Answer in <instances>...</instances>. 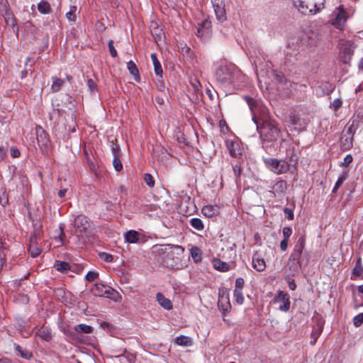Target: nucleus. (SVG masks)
<instances>
[{"label": "nucleus", "instance_id": "nucleus-1", "mask_svg": "<svg viewBox=\"0 0 363 363\" xmlns=\"http://www.w3.org/2000/svg\"><path fill=\"white\" fill-rule=\"evenodd\" d=\"M243 98L250 109L252 121L256 124L260 138L268 142L276 140L279 135L280 130L273 121L268 119L267 108L261 101L250 96H245Z\"/></svg>", "mask_w": 363, "mask_h": 363}, {"label": "nucleus", "instance_id": "nucleus-2", "mask_svg": "<svg viewBox=\"0 0 363 363\" xmlns=\"http://www.w3.org/2000/svg\"><path fill=\"white\" fill-rule=\"evenodd\" d=\"M184 252V248L177 245H156L152 247L155 262L161 266L171 269L179 267L180 256Z\"/></svg>", "mask_w": 363, "mask_h": 363}, {"label": "nucleus", "instance_id": "nucleus-3", "mask_svg": "<svg viewBox=\"0 0 363 363\" xmlns=\"http://www.w3.org/2000/svg\"><path fill=\"white\" fill-rule=\"evenodd\" d=\"M293 4L303 15H314L324 7V0H293Z\"/></svg>", "mask_w": 363, "mask_h": 363}, {"label": "nucleus", "instance_id": "nucleus-4", "mask_svg": "<svg viewBox=\"0 0 363 363\" xmlns=\"http://www.w3.org/2000/svg\"><path fill=\"white\" fill-rule=\"evenodd\" d=\"M267 167L277 174L286 173L289 169V164L284 160L268 158L264 160Z\"/></svg>", "mask_w": 363, "mask_h": 363}, {"label": "nucleus", "instance_id": "nucleus-5", "mask_svg": "<svg viewBox=\"0 0 363 363\" xmlns=\"http://www.w3.org/2000/svg\"><path fill=\"white\" fill-rule=\"evenodd\" d=\"M216 79L223 84H232L233 77L231 68L227 65H220L216 70Z\"/></svg>", "mask_w": 363, "mask_h": 363}, {"label": "nucleus", "instance_id": "nucleus-6", "mask_svg": "<svg viewBox=\"0 0 363 363\" xmlns=\"http://www.w3.org/2000/svg\"><path fill=\"white\" fill-rule=\"evenodd\" d=\"M91 291L94 296L106 298H111L112 295L116 293V291L111 287L100 283L95 284Z\"/></svg>", "mask_w": 363, "mask_h": 363}, {"label": "nucleus", "instance_id": "nucleus-7", "mask_svg": "<svg viewBox=\"0 0 363 363\" xmlns=\"http://www.w3.org/2000/svg\"><path fill=\"white\" fill-rule=\"evenodd\" d=\"M313 321L315 322V324L313 327V330L311 335V340L310 341V344L311 345H314L315 344L318 338L323 332L325 323L324 320L320 316L314 317Z\"/></svg>", "mask_w": 363, "mask_h": 363}, {"label": "nucleus", "instance_id": "nucleus-8", "mask_svg": "<svg viewBox=\"0 0 363 363\" xmlns=\"http://www.w3.org/2000/svg\"><path fill=\"white\" fill-rule=\"evenodd\" d=\"M35 135L37 143L40 148L42 150V151L47 150V147L50 142L48 134L41 126L37 125L35 127Z\"/></svg>", "mask_w": 363, "mask_h": 363}, {"label": "nucleus", "instance_id": "nucleus-9", "mask_svg": "<svg viewBox=\"0 0 363 363\" xmlns=\"http://www.w3.org/2000/svg\"><path fill=\"white\" fill-rule=\"evenodd\" d=\"M302 266V261H295L289 258L284 267L286 277H294L298 274L301 270Z\"/></svg>", "mask_w": 363, "mask_h": 363}, {"label": "nucleus", "instance_id": "nucleus-10", "mask_svg": "<svg viewBox=\"0 0 363 363\" xmlns=\"http://www.w3.org/2000/svg\"><path fill=\"white\" fill-rule=\"evenodd\" d=\"M305 245L306 238L304 236H301L295 243L293 251L289 258L295 261H301V258Z\"/></svg>", "mask_w": 363, "mask_h": 363}, {"label": "nucleus", "instance_id": "nucleus-11", "mask_svg": "<svg viewBox=\"0 0 363 363\" xmlns=\"http://www.w3.org/2000/svg\"><path fill=\"white\" fill-rule=\"evenodd\" d=\"M216 18L220 22L226 20V12L224 0H211Z\"/></svg>", "mask_w": 363, "mask_h": 363}, {"label": "nucleus", "instance_id": "nucleus-12", "mask_svg": "<svg viewBox=\"0 0 363 363\" xmlns=\"http://www.w3.org/2000/svg\"><path fill=\"white\" fill-rule=\"evenodd\" d=\"M274 303H279V309L282 311H288L290 308L289 296L287 293L279 291L274 297Z\"/></svg>", "mask_w": 363, "mask_h": 363}, {"label": "nucleus", "instance_id": "nucleus-13", "mask_svg": "<svg viewBox=\"0 0 363 363\" xmlns=\"http://www.w3.org/2000/svg\"><path fill=\"white\" fill-rule=\"evenodd\" d=\"M337 13L333 19V24L337 28L342 29L347 20L348 16L342 5H340L337 8Z\"/></svg>", "mask_w": 363, "mask_h": 363}, {"label": "nucleus", "instance_id": "nucleus-14", "mask_svg": "<svg viewBox=\"0 0 363 363\" xmlns=\"http://www.w3.org/2000/svg\"><path fill=\"white\" fill-rule=\"evenodd\" d=\"M74 227L79 233L85 231L89 227L88 218L83 215L77 216L74 219Z\"/></svg>", "mask_w": 363, "mask_h": 363}, {"label": "nucleus", "instance_id": "nucleus-15", "mask_svg": "<svg viewBox=\"0 0 363 363\" xmlns=\"http://www.w3.org/2000/svg\"><path fill=\"white\" fill-rule=\"evenodd\" d=\"M289 121L298 130H304L307 125V122L304 119L301 118L299 116H297L295 113L292 112L289 116Z\"/></svg>", "mask_w": 363, "mask_h": 363}, {"label": "nucleus", "instance_id": "nucleus-16", "mask_svg": "<svg viewBox=\"0 0 363 363\" xmlns=\"http://www.w3.org/2000/svg\"><path fill=\"white\" fill-rule=\"evenodd\" d=\"M354 136L342 133L340 138V147L342 150H350L353 146Z\"/></svg>", "mask_w": 363, "mask_h": 363}, {"label": "nucleus", "instance_id": "nucleus-17", "mask_svg": "<svg viewBox=\"0 0 363 363\" xmlns=\"http://www.w3.org/2000/svg\"><path fill=\"white\" fill-rule=\"evenodd\" d=\"M252 267L257 272H263L266 268L264 259L257 252L254 254L252 261Z\"/></svg>", "mask_w": 363, "mask_h": 363}, {"label": "nucleus", "instance_id": "nucleus-18", "mask_svg": "<svg viewBox=\"0 0 363 363\" xmlns=\"http://www.w3.org/2000/svg\"><path fill=\"white\" fill-rule=\"evenodd\" d=\"M218 306L220 309L223 310L224 313L227 312L229 308H230L229 298L228 296H225V292L223 290L222 291V292L220 290L219 291Z\"/></svg>", "mask_w": 363, "mask_h": 363}, {"label": "nucleus", "instance_id": "nucleus-19", "mask_svg": "<svg viewBox=\"0 0 363 363\" xmlns=\"http://www.w3.org/2000/svg\"><path fill=\"white\" fill-rule=\"evenodd\" d=\"M227 147L232 157H239L242 155L241 149L238 143L233 141L227 142Z\"/></svg>", "mask_w": 363, "mask_h": 363}, {"label": "nucleus", "instance_id": "nucleus-20", "mask_svg": "<svg viewBox=\"0 0 363 363\" xmlns=\"http://www.w3.org/2000/svg\"><path fill=\"white\" fill-rule=\"evenodd\" d=\"M1 15L4 18V21L8 26H11L13 30L16 27L17 28L16 19L11 9L3 12Z\"/></svg>", "mask_w": 363, "mask_h": 363}, {"label": "nucleus", "instance_id": "nucleus-21", "mask_svg": "<svg viewBox=\"0 0 363 363\" xmlns=\"http://www.w3.org/2000/svg\"><path fill=\"white\" fill-rule=\"evenodd\" d=\"M156 298L158 303L166 310H171L172 308V301L166 298L161 292L156 294Z\"/></svg>", "mask_w": 363, "mask_h": 363}, {"label": "nucleus", "instance_id": "nucleus-22", "mask_svg": "<svg viewBox=\"0 0 363 363\" xmlns=\"http://www.w3.org/2000/svg\"><path fill=\"white\" fill-rule=\"evenodd\" d=\"M363 274V265H362V259L361 257H358L355 266L352 269V274L351 277V279H356V278L360 277Z\"/></svg>", "mask_w": 363, "mask_h": 363}, {"label": "nucleus", "instance_id": "nucleus-23", "mask_svg": "<svg viewBox=\"0 0 363 363\" xmlns=\"http://www.w3.org/2000/svg\"><path fill=\"white\" fill-rule=\"evenodd\" d=\"M201 212L206 217L211 218L218 214L219 208L217 206L208 205L203 207Z\"/></svg>", "mask_w": 363, "mask_h": 363}, {"label": "nucleus", "instance_id": "nucleus-24", "mask_svg": "<svg viewBox=\"0 0 363 363\" xmlns=\"http://www.w3.org/2000/svg\"><path fill=\"white\" fill-rule=\"evenodd\" d=\"M150 57H151V59L153 62L154 70H155V74L159 77H162V74H163V70H162L161 64L157 57V55L155 53H152Z\"/></svg>", "mask_w": 363, "mask_h": 363}, {"label": "nucleus", "instance_id": "nucleus-25", "mask_svg": "<svg viewBox=\"0 0 363 363\" xmlns=\"http://www.w3.org/2000/svg\"><path fill=\"white\" fill-rule=\"evenodd\" d=\"M213 265L216 270L220 272H228L230 269L229 264L219 259H214L213 260Z\"/></svg>", "mask_w": 363, "mask_h": 363}, {"label": "nucleus", "instance_id": "nucleus-26", "mask_svg": "<svg viewBox=\"0 0 363 363\" xmlns=\"http://www.w3.org/2000/svg\"><path fill=\"white\" fill-rule=\"evenodd\" d=\"M139 233L133 230L128 231L125 234V240L129 243H136L139 240Z\"/></svg>", "mask_w": 363, "mask_h": 363}, {"label": "nucleus", "instance_id": "nucleus-27", "mask_svg": "<svg viewBox=\"0 0 363 363\" xmlns=\"http://www.w3.org/2000/svg\"><path fill=\"white\" fill-rule=\"evenodd\" d=\"M174 343L180 346L187 347L192 345V340L188 336L180 335L174 339Z\"/></svg>", "mask_w": 363, "mask_h": 363}, {"label": "nucleus", "instance_id": "nucleus-28", "mask_svg": "<svg viewBox=\"0 0 363 363\" xmlns=\"http://www.w3.org/2000/svg\"><path fill=\"white\" fill-rule=\"evenodd\" d=\"M286 157L289 158V161L294 164L297 162L298 159V154L296 152V147L294 145L290 147L286 150Z\"/></svg>", "mask_w": 363, "mask_h": 363}, {"label": "nucleus", "instance_id": "nucleus-29", "mask_svg": "<svg viewBox=\"0 0 363 363\" xmlns=\"http://www.w3.org/2000/svg\"><path fill=\"white\" fill-rule=\"evenodd\" d=\"M15 350L19 353L20 356L26 359H30L33 357V353L27 350L23 349L19 345L14 344Z\"/></svg>", "mask_w": 363, "mask_h": 363}, {"label": "nucleus", "instance_id": "nucleus-30", "mask_svg": "<svg viewBox=\"0 0 363 363\" xmlns=\"http://www.w3.org/2000/svg\"><path fill=\"white\" fill-rule=\"evenodd\" d=\"M35 239V238H31L30 239V245L28 246V251H29L31 257H38L40 254V252H41V249L40 247H38L35 244V242H34Z\"/></svg>", "mask_w": 363, "mask_h": 363}, {"label": "nucleus", "instance_id": "nucleus-31", "mask_svg": "<svg viewBox=\"0 0 363 363\" xmlns=\"http://www.w3.org/2000/svg\"><path fill=\"white\" fill-rule=\"evenodd\" d=\"M191 256L194 259V262L199 263L202 259L201 250L196 246H194L190 250Z\"/></svg>", "mask_w": 363, "mask_h": 363}, {"label": "nucleus", "instance_id": "nucleus-32", "mask_svg": "<svg viewBox=\"0 0 363 363\" xmlns=\"http://www.w3.org/2000/svg\"><path fill=\"white\" fill-rule=\"evenodd\" d=\"M120 353L116 354L114 357L116 358H125L126 362L128 363H134L135 360V356L133 354H126V349L121 350Z\"/></svg>", "mask_w": 363, "mask_h": 363}, {"label": "nucleus", "instance_id": "nucleus-33", "mask_svg": "<svg viewBox=\"0 0 363 363\" xmlns=\"http://www.w3.org/2000/svg\"><path fill=\"white\" fill-rule=\"evenodd\" d=\"M56 270L65 272L70 270V265L68 262L64 261L56 260L54 264Z\"/></svg>", "mask_w": 363, "mask_h": 363}, {"label": "nucleus", "instance_id": "nucleus-34", "mask_svg": "<svg viewBox=\"0 0 363 363\" xmlns=\"http://www.w3.org/2000/svg\"><path fill=\"white\" fill-rule=\"evenodd\" d=\"M52 84L51 86V89L52 92L59 91L65 83V81L63 79H61L57 77H52Z\"/></svg>", "mask_w": 363, "mask_h": 363}, {"label": "nucleus", "instance_id": "nucleus-35", "mask_svg": "<svg viewBox=\"0 0 363 363\" xmlns=\"http://www.w3.org/2000/svg\"><path fill=\"white\" fill-rule=\"evenodd\" d=\"M127 68L130 73L134 76L135 79L138 82L140 79V74L136 65L130 60L127 63Z\"/></svg>", "mask_w": 363, "mask_h": 363}, {"label": "nucleus", "instance_id": "nucleus-36", "mask_svg": "<svg viewBox=\"0 0 363 363\" xmlns=\"http://www.w3.org/2000/svg\"><path fill=\"white\" fill-rule=\"evenodd\" d=\"M38 9L43 14H48L52 11L50 4L45 1H41L38 4Z\"/></svg>", "mask_w": 363, "mask_h": 363}, {"label": "nucleus", "instance_id": "nucleus-37", "mask_svg": "<svg viewBox=\"0 0 363 363\" xmlns=\"http://www.w3.org/2000/svg\"><path fill=\"white\" fill-rule=\"evenodd\" d=\"M74 330L77 333H86V334L91 333L93 331L92 327L90 325H86V324L77 325L74 327Z\"/></svg>", "mask_w": 363, "mask_h": 363}, {"label": "nucleus", "instance_id": "nucleus-38", "mask_svg": "<svg viewBox=\"0 0 363 363\" xmlns=\"http://www.w3.org/2000/svg\"><path fill=\"white\" fill-rule=\"evenodd\" d=\"M287 189V184L284 180H280L276 182L273 186L274 191L277 193H284Z\"/></svg>", "mask_w": 363, "mask_h": 363}, {"label": "nucleus", "instance_id": "nucleus-39", "mask_svg": "<svg viewBox=\"0 0 363 363\" xmlns=\"http://www.w3.org/2000/svg\"><path fill=\"white\" fill-rule=\"evenodd\" d=\"M348 177V172L347 171H343L342 174L339 176L335 186L333 189V192H336L337 189L342 184L345 180L347 179Z\"/></svg>", "mask_w": 363, "mask_h": 363}, {"label": "nucleus", "instance_id": "nucleus-40", "mask_svg": "<svg viewBox=\"0 0 363 363\" xmlns=\"http://www.w3.org/2000/svg\"><path fill=\"white\" fill-rule=\"evenodd\" d=\"M191 225L197 230H202L204 228L202 220L198 218H193L190 220Z\"/></svg>", "mask_w": 363, "mask_h": 363}, {"label": "nucleus", "instance_id": "nucleus-41", "mask_svg": "<svg viewBox=\"0 0 363 363\" xmlns=\"http://www.w3.org/2000/svg\"><path fill=\"white\" fill-rule=\"evenodd\" d=\"M76 11H77V7L75 6H70L69 12H67L66 14V16L69 21H76V16L74 14Z\"/></svg>", "mask_w": 363, "mask_h": 363}, {"label": "nucleus", "instance_id": "nucleus-42", "mask_svg": "<svg viewBox=\"0 0 363 363\" xmlns=\"http://www.w3.org/2000/svg\"><path fill=\"white\" fill-rule=\"evenodd\" d=\"M151 33L152 35L156 36L155 40H157V39L160 40L162 36L164 35L162 30L159 28L157 26L151 28Z\"/></svg>", "mask_w": 363, "mask_h": 363}, {"label": "nucleus", "instance_id": "nucleus-43", "mask_svg": "<svg viewBox=\"0 0 363 363\" xmlns=\"http://www.w3.org/2000/svg\"><path fill=\"white\" fill-rule=\"evenodd\" d=\"M100 258L106 262L111 263L113 261V256L107 252H100Z\"/></svg>", "mask_w": 363, "mask_h": 363}, {"label": "nucleus", "instance_id": "nucleus-44", "mask_svg": "<svg viewBox=\"0 0 363 363\" xmlns=\"http://www.w3.org/2000/svg\"><path fill=\"white\" fill-rule=\"evenodd\" d=\"M233 294L235 297L236 302L238 304H242V303L244 301V297H243L242 291L238 290V289H235Z\"/></svg>", "mask_w": 363, "mask_h": 363}, {"label": "nucleus", "instance_id": "nucleus-45", "mask_svg": "<svg viewBox=\"0 0 363 363\" xmlns=\"http://www.w3.org/2000/svg\"><path fill=\"white\" fill-rule=\"evenodd\" d=\"M144 181L149 187H153L155 185V180L150 174H145Z\"/></svg>", "mask_w": 363, "mask_h": 363}, {"label": "nucleus", "instance_id": "nucleus-46", "mask_svg": "<svg viewBox=\"0 0 363 363\" xmlns=\"http://www.w3.org/2000/svg\"><path fill=\"white\" fill-rule=\"evenodd\" d=\"M363 323V312L359 313L353 318V324L356 327H359Z\"/></svg>", "mask_w": 363, "mask_h": 363}, {"label": "nucleus", "instance_id": "nucleus-47", "mask_svg": "<svg viewBox=\"0 0 363 363\" xmlns=\"http://www.w3.org/2000/svg\"><path fill=\"white\" fill-rule=\"evenodd\" d=\"M113 164L115 169L117 172H120L123 168V165L119 159V157H113Z\"/></svg>", "mask_w": 363, "mask_h": 363}, {"label": "nucleus", "instance_id": "nucleus-48", "mask_svg": "<svg viewBox=\"0 0 363 363\" xmlns=\"http://www.w3.org/2000/svg\"><path fill=\"white\" fill-rule=\"evenodd\" d=\"M111 148V152H112L113 157H119L120 156L119 145H118L116 143H113L112 141Z\"/></svg>", "mask_w": 363, "mask_h": 363}, {"label": "nucleus", "instance_id": "nucleus-49", "mask_svg": "<svg viewBox=\"0 0 363 363\" xmlns=\"http://www.w3.org/2000/svg\"><path fill=\"white\" fill-rule=\"evenodd\" d=\"M108 50H109L111 57H116L117 56V51L113 46V40H108Z\"/></svg>", "mask_w": 363, "mask_h": 363}, {"label": "nucleus", "instance_id": "nucleus-50", "mask_svg": "<svg viewBox=\"0 0 363 363\" xmlns=\"http://www.w3.org/2000/svg\"><path fill=\"white\" fill-rule=\"evenodd\" d=\"M99 276V274L94 271H89L86 275V280L91 282L94 281Z\"/></svg>", "mask_w": 363, "mask_h": 363}, {"label": "nucleus", "instance_id": "nucleus-51", "mask_svg": "<svg viewBox=\"0 0 363 363\" xmlns=\"http://www.w3.org/2000/svg\"><path fill=\"white\" fill-rule=\"evenodd\" d=\"M10 8V5L7 0H0V12L2 13L4 11H6Z\"/></svg>", "mask_w": 363, "mask_h": 363}, {"label": "nucleus", "instance_id": "nucleus-52", "mask_svg": "<svg viewBox=\"0 0 363 363\" xmlns=\"http://www.w3.org/2000/svg\"><path fill=\"white\" fill-rule=\"evenodd\" d=\"M87 86L91 92H94L97 90V85L92 79H87Z\"/></svg>", "mask_w": 363, "mask_h": 363}, {"label": "nucleus", "instance_id": "nucleus-53", "mask_svg": "<svg viewBox=\"0 0 363 363\" xmlns=\"http://www.w3.org/2000/svg\"><path fill=\"white\" fill-rule=\"evenodd\" d=\"M353 161V157L352 156L349 154V155H347L345 156V157L344 158V161L341 163V166H344V167H347L349 166Z\"/></svg>", "mask_w": 363, "mask_h": 363}, {"label": "nucleus", "instance_id": "nucleus-54", "mask_svg": "<svg viewBox=\"0 0 363 363\" xmlns=\"http://www.w3.org/2000/svg\"><path fill=\"white\" fill-rule=\"evenodd\" d=\"M284 239L289 240L292 233V230L290 227H284L282 230Z\"/></svg>", "mask_w": 363, "mask_h": 363}, {"label": "nucleus", "instance_id": "nucleus-55", "mask_svg": "<svg viewBox=\"0 0 363 363\" xmlns=\"http://www.w3.org/2000/svg\"><path fill=\"white\" fill-rule=\"evenodd\" d=\"M211 21H209L208 20H205L204 21L202 22V23L201 25H199V27L202 30H204L206 33H208V29H209V28H211Z\"/></svg>", "mask_w": 363, "mask_h": 363}, {"label": "nucleus", "instance_id": "nucleus-56", "mask_svg": "<svg viewBox=\"0 0 363 363\" xmlns=\"http://www.w3.org/2000/svg\"><path fill=\"white\" fill-rule=\"evenodd\" d=\"M244 284H245V281L242 278H241V277L237 278L235 280V289H238V290L242 291Z\"/></svg>", "mask_w": 363, "mask_h": 363}, {"label": "nucleus", "instance_id": "nucleus-57", "mask_svg": "<svg viewBox=\"0 0 363 363\" xmlns=\"http://www.w3.org/2000/svg\"><path fill=\"white\" fill-rule=\"evenodd\" d=\"M293 277H286V280L287 281L289 284V287L291 291H294L296 288V284L295 283V281L292 279Z\"/></svg>", "mask_w": 363, "mask_h": 363}, {"label": "nucleus", "instance_id": "nucleus-58", "mask_svg": "<svg viewBox=\"0 0 363 363\" xmlns=\"http://www.w3.org/2000/svg\"><path fill=\"white\" fill-rule=\"evenodd\" d=\"M6 251H7V248L5 245V243L0 240V257H1V259H4Z\"/></svg>", "mask_w": 363, "mask_h": 363}, {"label": "nucleus", "instance_id": "nucleus-59", "mask_svg": "<svg viewBox=\"0 0 363 363\" xmlns=\"http://www.w3.org/2000/svg\"><path fill=\"white\" fill-rule=\"evenodd\" d=\"M284 214L286 216V217L289 219V220H293L294 219V212L291 209L289 208H284Z\"/></svg>", "mask_w": 363, "mask_h": 363}, {"label": "nucleus", "instance_id": "nucleus-60", "mask_svg": "<svg viewBox=\"0 0 363 363\" xmlns=\"http://www.w3.org/2000/svg\"><path fill=\"white\" fill-rule=\"evenodd\" d=\"M360 121H359V119L353 118V119L349 121V122L347 123V125H350L352 127H353L357 130L359 128Z\"/></svg>", "mask_w": 363, "mask_h": 363}, {"label": "nucleus", "instance_id": "nucleus-61", "mask_svg": "<svg viewBox=\"0 0 363 363\" xmlns=\"http://www.w3.org/2000/svg\"><path fill=\"white\" fill-rule=\"evenodd\" d=\"M11 155L13 158L18 157L20 156V151L18 148L12 147L10 150Z\"/></svg>", "mask_w": 363, "mask_h": 363}, {"label": "nucleus", "instance_id": "nucleus-62", "mask_svg": "<svg viewBox=\"0 0 363 363\" xmlns=\"http://www.w3.org/2000/svg\"><path fill=\"white\" fill-rule=\"evenodd\" d=\"M40 337L43 340H46V341H49V340H50V339L52 337V335H51V334L50 333L45 332V330H43L41 331Z\"/></svg>", "mask_w": 363, "mask_h": 363}, {"label": "nucleus", "instance_id": "nucleus-63", "mask_svg": "<svg viewBox=\"0 0 363 363\" xmlns=\"http://www.w3.org/2000/svg\"><path fill=\"white\" fill-rule=\"evenodd\" d=\"M331 105L335 110H337L342 106V101L340 99H335Z\"/></svg>", "mask_w": 363, "mask_h": 363}, {"label": "nucleus", "instance_id": "nucleus-64", "mask_svg": "<svg viewBox=\"0 0 363 363\" xmlns=\"http://www.w3.org/2000/svg\"><path fill=\"white\" fill-rule=\"evenodd\" d=\"M348 125L347 129L344 131L345 133L354 136V133L357 131V129L352 127L350 125Z\"/></svg>", "mask_w": 363, "mask_h": 363}]
</instances>
